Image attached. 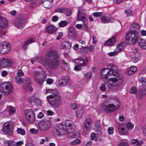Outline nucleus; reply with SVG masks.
<instances>
[{"label":"nucleus","mask_w":146,"mask_h":146,"mask_svg":"<svg viewBox=\"0 0 146 146\" xmlns=\"http://www.w3.org/2000/svg\"><path fill=\"white\" fill-rule=\"evenodd\" d=\"M72 124L69 121H66L65 122L59 124L54 130V134L60 136V135L68 134L72 128Z\"/></svg>","instance_id":"2"},{"label":"nucleus","mask_w":146,"mask_h":146,"mask_svg":"<svg viewBox=\"0 0 146 146\" xmlns=\"http://www.w3.org/2000/svg\"><path fill=\"white\" fill-rule=\"evenodd\" d=\"M137 68L135 66H132L128 68L127 70L125 72V74L127 75L132 74L134 73L137 70Z\"/></svg>","instance_id":"27"},{"label":"nucleus","mask_w":146,"mask_h":146,"mask_svg":"<svg viewBox=\"0 0 146 146\" xmlns=\"http://www.w3.org/2000/svg\"><path fill=\"white\" fill-rule=\"evenodd\" d=\"M2 28H0V37H1L5 35L6 34V32L2 30Z\"/></svg>","instance_id":"52"},{"label":"nucleus","mask_w":146,"mask_h":146,"mask_svg":"<svg viewBox=\"0 0 146 146\" xmlns=\"http://www.w3.org/2000/svg\"><path fill=\"white\" fill-rule=\"evenodd\" d=\"M64 10V9L62 8H58L55 9V12H58L60 13H63Z\"/></svg>","instance_id":"47"},{"label":"nucleus","mask_w":146,"mask_h":146,"mask_svg":"<svg viewBox=\"0 0 146 146\" xmlns=\"http://www.w3.org/2000/svg\"><path fill=\"white\" fill-rule=\"evenodd\" d=\"M76 21H82L83 22L82 25L83 29L86 31H88V28L87 25L88 22L87 19H86L85 16L83 14V12L80 10H79L78 11Z\"/></svg>","instance_id":"9"},{"label":"nucleus","mask_w":146,"mask_h":146,"mask_svg":"<svg viewBox=\"0 0 146 146\" xmlns=\"http://www.w3.org/2000/svg\"><path fill=\"white\" fill-rule=\"evenodd\" d=\"M33 76L35 80L38 84H42L45 80L47 77L46 73L43 71H38L33 72Z\"/></svg>","instance_id":"5"},{"label":"nucleus","mask_w":146,"mask_h":146,"mask_svg":"<svg viewBox=\"0 0 146 146\" xmlns=\"http://www.w3.org/2000/svg\"><path fill=\"white\" fill-rule=\"evenodd\" d=\"M70 108L72 109L75 110L77 108V106L75 103H72L70 105Z\"/></svg>","instance_id":"55"},{"label":"nucleus","mask_w":146,"mask_h":146,"mask_svg":"<svg viewBox=\"0 0 146 146\" xmlns=\"http://www.w3.org/2000/svg\"><path fill=\"white\" fill-rule=\"evenodd\" d=\"M122 80L121 79H118L117 78H111L109 80L108 84V86L109 88H115L117 90L120 89L119 86L121 84Z\"/></svg>","instance_id":"6"},{"label":"nucleus","mask_w":146,"mask_h":146,"mask_svg":"<svg viewBox=\"0 0 146 146\" xmlns=\"http://www.w3.org/2000/svg\"><path fill=\"white\" fill-rule=\"evenodd\" d=\"M72 128L70 130H68V131H70L68 132V136L70 138H78L80 136V134L79 132L76 131H74V132H72V130L73 129L72 128Z\"/></svg>","instance_id":"21"},{"label":"nucleus","mask_w":146,"mask_h":146,"mask_svg":"<svg viewBox=\"0 0 146 146\" xmlns=\"http://www.w3.org/2000/svg\"><path fill=\"white\" fill-rule=\"evenodd\" d=\"M111 75L108 68H104L102 70L100 75V77L101 78L107 80L108 77L111 76Z\"/></svg>","instance_id":"20"},{"label":"nucleus","mask_w":146,"mask_h":146,"mask_svg":"<svg viewBox=\"0 0 146 146\" xmlns=\"http://www.w3.org/2000/svg\"><path fill=\"white\" fill-rule=\"evenodd\" d=\"M76 61H78L79 62L81 66H83L87 65L88 62V58L86 57L84 60L81 58L74 59L73 60V62H75Z\"/></svg>","instance_id":"22"},{"label":"nucleus","mask_w":146,"mask_h":146,"mask_svg":"<svg viewBox=\"0 0 146 146\" xmlns=\"http://www.w3.org/2000/svg\"><path fill=\"white\" fill-rule=\"evenodd\" d=\"M90 125L91 124H84L83 131L85 133H86L91 128L92 126Z\"/></svg>","instance_id":"36"},{"label":"nucleus","mask_w":146,"mask_h":146,"mask_svg":"<svg viewBox=\"0 0 146 146\" xmlns=\"http://www.w3.org/2000/svg\"><path fill=\"white\" fill-rule=\"evenodd\" d=\"M118 146H129V145L127 142H122L119 143Z\"/></svg>","instance_id":"60"},{"label":"nucleus","mask_w":146,"mask_h":146,"mask_svg":"<svg viewBox=\"0 0 146 146\" xmlns=\"http://www.w3.org/2000/svg\"><path fill=\"white\" fill-rule=\"evenodd\" d=\"M61 46L63 48L68 49L71 47V43L65 41L62 43Z\"/></svg>","instance_id":"32"},{"label":"nucleus","mask_w":146,"mask_h":146,"mask_svg":"<svg viewBox=\"0 0 146 146\" xmlns=\"http://www.w3.org/2000/svg\"><path fill=\"white\" fill-rule=\"evenodd\" d=\"M146 95V85H142L140 88L136 95L137 99H140Z\"/></svg>","instance_id":"14"},{"label":"nucleus","mask_w":146,"mask_h":146,"mask_svg":"<svg viewBox=\"0 0 146 146\" xmlns=\"http://www.w3.org/2000/svg\"><path fill=\"white\" fill-rule=\"evenodd\" d=\"M68 23L66 21H62L58 23V25L60 27H64L66 26Z\"/></svg>","instance_id":"39"},{"label":"nucleus","mask_w":146,"mask_h":146,"mask_svg":"<svg viewBox=\"0 0 146 146\" xmlns=\"http://www.w3.org/2000/svg\"><path fill=\"white\" fill-rule=\"evenodd\" d=\"M7 143L8 146H15V143L13 141H7Z\"/></svg>","instance_id":"46"},{"label":"nucleus","mask_w":146,"mask_h":146,"mask_svg":"<svg viewBox=\"0 0 146 146\" xmlns=\"http://www.w3.org/2000/svg\"><path fill=\"white\" fill-rule=\"evenodd\" d=\"M113 103H108L107 102H104L102 103V108L107 113L113 112L119 110L120 106V103L119 100L115 98L114 100Z\"/></svg>","instance_id":"3"},{"label":"nucleus","mask_w":146,"mask_h":146,"mask_svg":"<svg viewBox=\"0 0 146 146\" xmlns=\"http://www.w3.org/2000/svg\"><path fill=\"white\" fill-rule=\"evenodd\" d=\"M54 82L53 79H52L48 78L46 80V83L48 84H51Z\"/></svg>","instance_id":"62"},{"label":"nucleus","mask_w":146,"mask_h":146,"mask_svg":"<svg viewBox=\"0 0 146 146\" xmlns=\"http://www.w3.org/2000/svg\"><path fill=\"white\" fill-rule=\"evenodd\" d=\"M80 142V141L79 139L75 140L73 141L70 142V144L72 145H76L78 144Z\"/></svg>","instance_id":"44"},{"label":"nucleus","mask_w":146,"mask_h":146,"mask_svg":"<svg viewBox=\"0 0 146 146\" xmlns=\"http://www.w3.org/2000/svg\"><path fill=\"white\" fill-rule=\"evenodd\" d=\"M11 124L9 122L5 123L3 125V131L5 134L11 136L13 133L12 127Z\"/></svg>","instance_id":"11"},{"label":"nucleus","mask_w":146,"mask_h":146,"mask_svg":"<svg viewBox=\"0 0 146 146\" xmlns=\"http://www.w3.org/2000/svg\"><path fill=\"white\" fill-rule=\"evenodd\" d=\"M16 82L17 84H21L23 82V79L20 77L17 76L15 78Z\"/></svg>","instance_id":"41"},{"label":"nucleus","mask_w":146,"mask_h":146,"mask_svg":"<svg viewBox=\"0 0 146 146\" xmlns=\"http://www.w3.org/2000/svg\"><path fill=\"white\" fill-rule=\"evenodd\" d=\"M92 122L91 119L89 118H87L85 119L84 124H91Z\"/></svg>","instance_id":"50"},{"label":"nucleus","mask_w":146,"mask_h":146,"mask_svg":"<svg viewBox=\"0 0 146 146\" xmlns=\"http://www.w3.org/2000/svg\"><path fill=\"white\" fill-rule=\"evenodd\" d=\"M118 129L120 134L122 135H127V134L128 133L127 131L124 128L119 125Z\"/></svg>","instance_id":"33"},{"label":"nucleus","mask_w":146,"mask_h":146,"mask_svg":"<svg viewBox=\"0 0 146 146\" xmlns=\"http://www.w3.org/2000/svg\"><path fill=\"white\" fill-rule=\"evenodd\" d=\"M138 43L139 46L141 48L146 49V39H140L138 40Z\"/></svg>","instance_id":"28"},{"label":"nucleus","mask_w":146,"mask_h":146,"mask_svg":"<svg viewBox=\"0 0 146 146\" xmlns=\"http://www.w3.org/2000/svg\"><path fill=\"white\" fill-rule=\"evenodd\" d=\"M100 88L102 91H105L106 90V89L105 87V84H102V85L100 86Z\"/></svg>","instance_id":"51"},{"label":"nucleus","mask_w":146,"mask_h":146,"mask_svg":"<svg viewBox=\"0 0 146 146\" xmlns=\"http://www.w3.org/2000/svg\"><path fill=\"white\" fill-rule=\"evenodd\" d=\"M126 126L127 129H132L133 128L134 125L130 122H128L126 123Z\"/></svg>","instance_id":"42"},{"label":"nucleus","mask_w":146,"mask_h":146,"mask_svg":"<svg viewBox=\"0 0 146 146\" xmlns=\"http://www.w3.org/2000/svg\"><path fill=\"white\" fill-rule=\"evenodd\" d=\"M24 83L28 84V85H30L31 83V80L29 78H26L24 79Z\"/></svg>","instance_id":"49"},{"label":"nucleus","mask_w":146,"mask_h":146,"mask_svg":"<svg viewBox=\"0 0 146 146\" xmlns=\"http://www.w3.org/2000/svg\"><path fill=\"white\" fill-rule=\"evenodd\" d=\"M91 138L92 140L96 141L97 139L96 137L95 134L94 133H92L91 135Z\"/></svg>","instance_id":"53"},{"label":"nucleus","mask_w":146,"mask_h":146,"mask_svg":"<svg viewBox=\"0 0 146 146\" xmlns=\"http://www.w3.org/2000/svg\"><path fill=\"white\" fill-rule=\"evenodd\" d=\"M50 100H47L49 104L54 108H58L62 105V100L61 96H56Z\"/></svg>","instance_id":"8"},{"label":"nucleus","mask_w":146,"mask_h":146,"mask_svg":"<svg viewBox=\"0 0 146 146\" xmlns=\"http://www.w3.org/2000/svg\"><path fill=\"white\" fill-rule=\"evenodd\" d=\"M130 28L131 31H137V30H139L140 29V27L137 23H135L131 25Z\"/></svg>","instance_id":"35"},{"label":"nucleus","mask_w":146,"mask_h":146,"mask_svg":"<svg viewBox=\"0 0 146 146\" xmlns=\"http://www.w3.org/2000/svg\"><path fill=\"white\" fill-rule=\"evenodd\" d=\"M143 134L144 136H146V126H144L142 128Z\"/></svg>","instance_id":"64"},{"label":"nucleus","mask_w":146,"mask_h":146,"mask_svg":"<svg viewBox=\"0 0 146 146\" xmlns=\"http://www.w3.org/2000/svg\"><path fill=\"white\" fill-rule=\"evenodd\" d=\"M51 127L50 122L47 120H42L38 124L39 129L42 131H46L49 129Z\"/></svg>","instance_id":"10"},{"label":"nucleus","mask_w":146,"mask_h":146,"mask_svg":"<svg viewBox=\"0 0 146 146\" xmlns=\"http://www.w3.org/2000/svg\"><path fill=\"white\" fill-rule=\"evenodd\" d=\"M108 131L109 134H112L114 132L113 128L112 127H109L108 129Z\"/></svg>","instance_id":"59"},{"label":"nucleus","mask_w":146,"mask_h":146,"mask_svg":"<svg viewBox=\"0 0 146 146\" xmlns=\"http://www.w3.org/2000/svg\"><path fill=\"white\" fill-rule=\"evenodd\" d=\"M67 32V36L71 40H74L76 38V32L74 28L72 27H70L68 29Z\"/></svg>","instance_id":"16"},{"label":"nucleus","mask_w":146,"mask_h":146,"mask_svg":"<svg viewBox=\"0 0 146 146\" xmlns=\"http://www.w3.org/2000/svg\"><path fill=\"white\" fill-rule=\"evenodd\" d=\"M49 93L51 94H52L50 95L47 97V100L49 99H52L55 98L56 96H60L58 95V92L56 90H51L48 89L46 90V94Z\"/></svg>","instance_id":"17"},{"label":"nucleus","mask_w":146,"mask_h":146,"mask_svg":"<svg viewBox=\"0 0 146 146\" xmlns=\"http://www.w3.org/2000/svg\"><path fill=\"white\" fill-rule=\"evenodd\" d=\"M138 38V33L137 31L132 30L127 33L125 40L126 42L128 44L132 45L136 43Z\"/></svg>","instance_id":"4"},{"label":"nucleus","mask_w":146,"mask_h":146,"mask_svg":"<svg viewBox=\"0 0 146 146\" xmlns=\"http://www.w3.org/2000/svg\"><path fill=\"white\" fill-rule=\"evenodd\" d=\"M64 11L66 12V15L67 16H70L72 14V11L70 9H64Z\"/></svg>","instance_id":"45"},{"label":"nucleus","mask_w":146,"mask_h":146,"mask_svg":"<svg viewBox=\"0 0 146 146\" xmlns=\"http://www.w3.org/2000/svg\"><path fill=\"white\" fill-rule=\"evenodd\" d=\"M8 24L7 19L4 17L0 16V27L1 28H5L7 27Z\"/></svg>","instance_id":"24"},{"label":"nucleus","mask_w":146,"mask_h":146,"mask_svg":"<svg viewBox=\"0 0 146 146\" xmlns=\"http://www.w3.org/2000/svg\"><path fill=\"white\" fill-rule=\"evenodd\" d=\"M59 55L56 51L51 50L46 53L45 60L48 67L52 70L58 69L60 66Z\"/></svg>","instance_id":"1"},{"label":"nucleus","mask_w":146,"mask_h":146,"mask_svg":"<svg viewBox=\"0 0 146 146\" xmlns=\"http://www.w3.org/2000/svg\"><path fill=\"white\" fill-rule=\"evenodd\" d=\"M69 79V78L67 76L62 77L59 82V85L62 86L66 85L68 83Z\"/></svg>","instance_id":"23"},{"label":"nucleus","mask_w":146,"mask_h":146,"mask_svg":"<svg viewBox=\"0 0 146 146\" xmlns=\"http://www.w3.org/2000/svg\"><path fill=\"white\" fill-rule=\"evenodd\" d=\"M53 1L52 0L51 1L48 0H44L42 1L40 4L45 8L49 9L51 7L52 3Z\"/></svg>","instance_id":"26"},{"label":"nucleus","mask_w":146,"mask_h":146,"mask_svg":"<svg viewBox=\"0 0 146 146\" xmlns=\"http://www.w3.org/2000/svg\"><path fill=\"white\" fill-rule=\"evenodd\" d=\"M102 14V12H97L94 13L93 15L94 16L97 17L100 16Z\"/></svg>","instance_id":"57"},{"label":"nucleus","mask_w":146,"mask_h":146,"mask_svg":"<svg viewBox=\"0 0 146 146\" xmlns=\"http://www.w3.org/2000/svg\"><path fill=\"white\" fill-rule=\"evenodd\" d=\"M140 58L139 55H137V56H135L133 57H132L131 60L132 62L136 63L138 62L140 60Z\"/></svg>","instance_id":"38"},{"label":"nucleus","mask_w":146,"mask_h":146,"mask_svg":"<svg viewBox=\"0 0 146 146\" xmlns=\"http://www.w3.org/2000/svg\"><path fill=\"white\" fill-rule=\"evenodd\" d=\"M56 28L53 25H50L47 26L46 30L47 33H51L55 32L56 31Z\"/></svg>","instance_id":"30"},{"label":"nucleus","mask_w":146,"mask_h":146,"mask_svg":"<svg viewBox=\"0 0 146 146\" xmlns=\"http://www.w3.org/2000/svg\"><path fill=\"white\" fill-rule=\"evenodd\" d=\"M83 113V110L81 108H78L76 112V117L78 118L81 117Z\"/></svg>","instance_id":"37"},{"label":"nucleus","mask_w":146,"mask_h":146,"mask_svg":"<svg viewBox=\"0 0 146 146\" xmlns=\"http://www.w3.org/2000/svg\"><path fill=\"white\" fill-rule=\"evenodd\" d=\"M14 24L17 27L22 28L25 25V20L22 17H19L14 20Z\"/></svg>","instance_id":"18"},{"label":"nucleus","mask_w":146,"mask_h":146,"mask_svg":"<svg viewBox=\"0 0 146 146\" xmlns=\"http://www.w3.org/2000/svg\"><path fill=\"white\" fill-rule=\"evenodd\" d=\"M17 74L18 75V76L20 77L23 75L24 73L21 70H18Z\"/></svg>","instance_id":"61"},{"label":"nucleus","mask_w":146,"mask_h":146,"mask_svg":"<svg viewBox=\"0 0 146 146\" xmlns=\"http://www.w3.org/2000/svg\"><path fill=\"white\" fill-rule=\"evenodd\" d=\"M3 86L0 87L2 93L4 96H9L12 93L13 91V85L10 83H5Z\"/></svg>","instance_id":"7"},{"label":"nucleus","mask_w":146,"mask_h":146,"mask_svg":"<svg viewBox=\"0 0 146 146\" xmlns=\"http://www.w3.org/2000/svg\"><path fill=\"white\" fill-rule=\"evenodd\" d=\"M12 60L3 58L0 60V66L2 68H8L11 67L13 65Z\"/></svg>","instance_id":"15"},{"label":"nucleus","mask_w":146,"mask_h":146,"mask_svg":"<svg viewBox=\"0 0 146 146\" xmlns=\"http://www.w3.org/2000/svg\"><path fill=\"white\" fill-rule=\"evenodd\" d=\"M81 66L80 64L76 65L74 67V69L76 71H79L81 69Z\"/></svg>","instance_id":"58"},{"label":"nucleus","mask_w":146,"mask_h":146,"mask_svg":"<svg viewBox=\"0 0 146 146\" xmlns=\"http://www.w3.org/2000/svg\"><path fill=\"white\" fill-rule=\"evenodd\" d=\"M15 109L13 108L10 109L9 111V115H12L13 113L15 112Z\"/></svg>","instance_id":"63"},{"label":"nucleus","mask_w":146,"mask_h":146,"mask_svg":"<svg viewBox=\"0 0 146 146\" xmlns=\"http://www.w3.org/2000/svg\"><path fill=\"white\" fill-rule=\"evenodd\" d=\"M11 50L10 46L7 43L2 42L0 44V53L6 54Z\"/></svg>","instance_id":"13"},{"label":"nucleus","mask_w":146,"mask_h":146,"mask_svg":"<svg viewBox=\"0 0 146 146\" xmlns=\"http://www.w3.org/2000/svg\"><path fill=\"white\" fill-rule=\"evenodd\" d=\"M25 114L26 118L29 123H32L35 122V115L31 110L30 109L26 110Z\"/></svg>","instance_id":"12"},{"label":"nucleus","mask_w":146,"mask_h":146,"mask_svg":"<svg viewBox=\"0 0 146 146\" xmlns=\"http://www.w3.org/2000/svg\"><path fill=\"white\" fill-rule=\"evenodd\" d=\"M29 132L32 134H35L37 133L38 132V130L37 129L32 128L29 130Z\"/></svg>","instance_id":"48"},{"label":"nucleus","mask_w":146,"mask_h":146,"mask_svg":"<svg viewBox=\"0 0 146 146\" xmlns=\"http://www.w3.org/2000/svg\"><path fill=\"white\" fill-rule=\"evenodd\" d=\"M130 143L131 144L134 145L136 144V146H140L142 145L143 143V142L142 141H138V140L137 139H132L130 140Z\"/></svg>","instance_id":"31"},{"label":"nucleus","mask_w":146,"mask_h":146,"mask_svg":"<svg viewBox=\"0 0 146 146\" xmlns=\"http://www.w3.org/2000/svg\"><path fill=\"white\" fill-rule=\"evenodd\" d=\"M130 93L133 94H135L137 92V90L136 87L133 86L130 89L129 91Z\"/></svg>","instance_id":"43"},{"label":"nucleus","mask_w":146,"mask_h":146,"mask_svg":"<svg viewBox=\"0 0 146 146\" xmlns=\"http://www.w3.org/2000/svg\"><path fill=\"white\" fill-rule=\"evenodd\" d=\"M115 37H112L111 38L109 39L105 43V45H106L112 46L115 43Z\"/></svg>","instance_id":"34"},{"label":"nucleus","mask_w":146,"mask_h":146,"mask_svg":"<svg viewBox=\"0 0 146 146\" xmlns=\"http://www.w3.org/2000/svg\"><path fill=\"white\" fill-rule=\"evenodd\" d=\"M35 40L36 39L34 38H30L24 44L23 46V48L24 50H26L28 47V45L30 43L34 42H35Z\"/></svg>","instance_id":"29"},{"label":"nucleus","mask_w":146,"mask_h":146,"mask_svg":"<svg viewBox=\"0 0 146 146\" xmlns=\"http://www.w3.org/2000/svg\"><path fill=\"white\" fill-rule=\"evenodd\" d=\"M95 130L96 133L98 135L101 134L100 121L99 120L96 121L95 123Z\"/></svg>","instance_id":"25"},{"label":"nucleus","mask_w":146,"mask_h":146,"mask_svg":"<svg viewBox=\"0 0 146 146\" xmlns=\"http://www.w3.org/2000/svg\"><path fill=\"white\" fill-rule=\"evenodd\" d=\"M17 132L18 134L23 135L25 134V130L23 129L18 128L17 129Z\"/></svg>","instance_id":"40"},{"label":"nucleus","mask_w":146,"mask_h":146,"mask_svg":"<svg viewBox=\"0 0 146 146\" xmlns=\"http://www.w3.org/2000/svg\"><path fill=\"white\" fill-rule=\"evenodd\" d=\"M34 102L37 105L41 106L42 104V102L41 100L38 99H36L34 101Z\"/></svg>","instance_id":"54"},{"label":"nucleus","mask_w":146,"mask_h":146,"mask_svg":"<svg viewBox=\"0 0 146 146\" xmlns=\"http://www.w3.org/2000/svg\"><path fill=\"white\" fill-rule=\"evenodd\" d=\"M139 81L140 83H144L146 84V79L145 77H141L139 79Z\"/></svg>","instance_id":"56"},{"label":"nucleus","mask_w":146,"mask_h":146,"mask_svg":"<svg viewBox=\"0 0 146 146\" xmlns=\"http://www.w3.org/2000/svg\"><path fill=\"white\" fill-rule=\"evenodd\" d=\"M107 68L108 69L112 75L116 76L118 74V70L117 67L114 65L111 64L107 66Z\"/></svg>","instance_id":"19"}]
</instances>
